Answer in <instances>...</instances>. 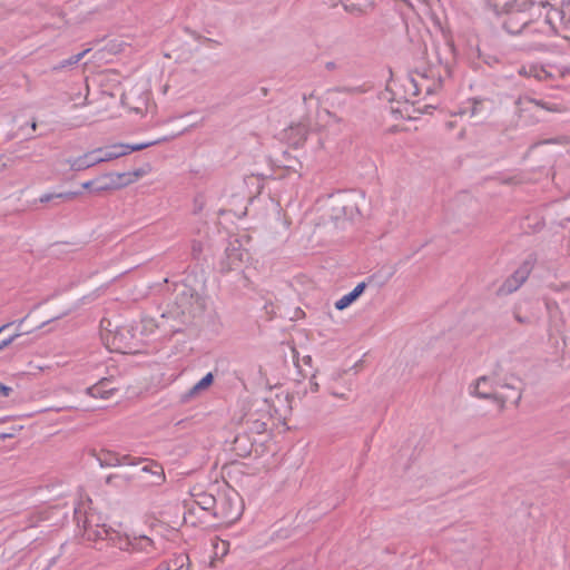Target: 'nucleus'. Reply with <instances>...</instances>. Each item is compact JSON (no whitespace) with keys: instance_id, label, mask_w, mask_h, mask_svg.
<instances>
[{"instance_id":"nucleus-1","label":"nucleus","mask_w":570,"mask_h":570,"mask_svg":"<svg viewBox=\"0 0 570 570\" xmlns=\"http://www.w3.org/2000/svg\"><path fill=\"white\" fill-rule=\"evenodd\" d=\"M422 53L426 66L414 71L415 77L411 78L414 94L419 95L424 90L428 95L435 94L443 85L445 78L451 77L452 68L456 61L453 42L442 37L434 42L432 53L428 52L426 43H423Z\"/></svg>"},{"instance_id":"nucleus-2","label":"nucleus","mask_w":570,"mask_h":570,"mask_svg":"<svg viewBox=\"0 0 570 570\" xmlns=\"http://www.w3.org/2000/svg\"><path fill=\"white\" fill-rule=\"evenodd\" d=\"M167 288V309L161 318H173L180 325L191 322L206 307L205 298L186 282L173 283Z\"/></svg>"},{"instance_id":"nucleus-3","label":"nucleus","mask_w":570,"mask_h":570,"mask_svg":"<svg viewBox=\"0 0 570 570\" xmlns=\"http://www.w3.org/2000/svg\"><path fill=\"white\" fill-rule=\"evenodd\" d=\"M157 142L158 140L135 145L117 144L110 146L109 148H96L90 151H87L86 154L79 157L67 158L65 163L69 166L70 170L82 171L98 164L117 159L131 151L142 150L145 148L156 145Z\"/></svg>"},{"instance_id":"nucleus-4","label":"nucleus","mask_w":570,"mask_h":570,"mask_svg":"<svg viewBox=\"0 0 570 570\" xmlns=\"http://www.w3.org/2000/svg\"><path fill=\"white\" fill-rule=\"evenodd\" d=\"M502 371V366L497 363L493 374L498 377L495 385L501 389L512 390L513 394H498L497 391L492 390V386H489V377L481 376L475 384V394L481 399H493L500 404V407H503L507 402H512L514 404H519L522 397L523 382L520 377L511 375L510 381L508 377L500 379L499 375Z\"/></svg>"},{"instance_id":"nucleus-5","label":"nucleus","mask_w":570,"mask_h":570,"mask_svg":"<svg viewBox=\"0 0 570 570\" xmlns=\"http://www.w3.org/2000/svg\"><path fill=\"white\" fill-rule=\"evenodd\" d=\"M360 200L364 202L363 194L337 191L327 199V215L335 223L354 219L361 214Z\"/></svg>"},{"instance_id":"nucleus-6","label":"nucleus","mask_w":570,"mask_h":570,"mask_svg":"<svg viewBox=\"0 0 570 570\" xmlns=\"http://www.w3.org/2000/svg\"><path fill=\"white\" fill-rule=\"evenodd\" d=\"M91 517L92 515L88 517L87 514H82L80 510H75V519L78 527H81L83 530V538L88 541L108 540L111 541L114 546L118 547L120 537L111 528H107L105 524L94 525Z\"/></svg>"},{"instance_id":"nucleus-7","label":"nucleus","mask_w":570,"mask_h":570,"mask_svg":"<svg viewBox=\"0 0 570 570\" xmlns=\"http://www.w3.org/2000/svg\"><path fill=\"white\" fill-rule=\"evenodd\" d=\"M110 325L111 323L108 320H102L100 322L101 328L108 332L106 336L107 345L121 353H131L136 347L132 330L127 326H120L112 331L109 328Z\"/></svg>"},{"instance_id":"nucleus-8","label":"nucleus","mask_w":570,"mask_h":570,"mask_svg":"<svg viewBox=\"0 0 570 570\" xmlns=\"http://www.w3.org/2000/svg\"><path fill=\"white\" fill-rule=\"evenodd\" d=\"M542 6L548 7L546 22L556 33L570 31V0L563 1L560 7H554L549 2L542 3Z\"/></svg>"},{"instance_id":"nucleus-9","label":"nucleus","mask_w":570,"mask_h":570,"mask_svg":"<svg viewBox=\"0 0 570 570\" xmlns=\"http://www.w3.org/2000/svg\"><path fill=\"white\" fill-rule=\"evenodd\" d=\"M271 419V404L263 401L256 404L255 411L250 410L244 415L243 424H245L252 433L261 434L267 430Z\"/></svg>"},{"instance_id":"nucleus-10","label":"nucleus","mask_w":570,"mask_h":570,"mask_svg":"<svg viewBox=\"0 0 570 570\" xmlns=\"http://www.w3.org/2000/svg\"><path fill=\"white\" fill-rule=\"evenodd\" d=\"M247 257L248 253L242 248V243L237 238L230 239L225 248V258L220 262V272L227 273L240 268Z\"/></svg>"},{"instance_id":"nucleus-11","label":"nucleus","mask_w":570,"mask_h":570,"mask_svg":"<svg viewBox=\"0 0 570 570\" xmlns=\"http://www.w3.org/2000/svg\"><path fill=\"white\" fill-rule=\"evenodd\" d=\"M242 514V505L237 500H233V498L223 495L217 505L216 512H214V517L224 522H234Z\"/></svg>"},{"instance_id":"nucleus-12","label":"nucleus","mask_w":570,"mask_h":570,"mask_svg":"<svg viewBox=\"0 0 570 570\" xmlns=\"http://www.w3.org/2000/svg\"><path fill=\"white\" fill-rule=\"evenodd\" d=\"M128 174L108 173L96 179V194L122 188L132 183V179H125Z\"/></svg>"},{"instance_id":"nucleus-13","label":"nucleus","mask_w":570,"mask_h":570,"mask_svg":"<svg viewBox=\"0 0 570 570\" xmlns=\"http://www.w3.org/2000/svg\"><path fill=\"white\" fill-rule=\"evenodd\" d=\"M517 106V114L519 117H524L527 112H530L533 107H540L542 109H546L548 111L552 112H563L566 111V108L561 105L557 104H548L543 100H537L530 97H519L515 100Z\"/></svg>"},{"instance_id":"nucleus-14","label":"nucleus","mask_w":570,"mask_h":570,"mask_svg":"<svg viewBox=\"0 0 570 570\" xmlns=\"http://www.w3.org/2000/svg\"><path fill=\"white\" fill-rule=\"evenodd\" d=\"M26 318L18 322H9L0 326V351L22 336L21 325Z\"/></svg>"},{"instance_id":"nucleus-15","label":"nucleus","mask_w":570,"mask_h":570,"mask_svg":"<svg viewBox=\"0 0 570 570\" xmlns=\"http://www.w3.org/2000/svg\"><path fill=\"white\" fill-rule=\"evenodd\" d=\"M129 547H131L132 550H136V551L151 553V551L154 549V541L146 535L134 537L132 539H130L128 537L125 539H121V538L119 539V544H118L119 549L126 550V549H129Z\"/></svg>"},{"instance_id":"nucleus-16","label":"nucleus","mask_w":570,"mask_h":570,"mask_svg":"<svg viewBox=\"0 0 570 570\" xmlns=\"http://www.w3.org/2000/svg\"><path fill=\"white\" fill-rule=\"evenodd\" d=\"M111 383L110 379L104 377L98 383L87 387L86 393L92 397L109 399L117 390Z\"/></svg>"},{"instance_id":"nucleus-17","label":"nucleus","mask_w":570,"mask_h":570,"mask_svg":"<svg viewBox=\"0 0 570 570\" xmlns=\"http://www.w3.org/2000/svg\"><path fill=\"white\" fill-rule=\"evenodd\" d=\"M253 445L250 438L246 433L237 434L233 441V451L236 455L246 458L250 455Z\"/></svg>"},{"instance_id":"nucleus-18","label":"nucleus","mask_w":570,"mask_h":570,"mask_svg":"<svg viewBox=\"0 0 570 570\" xmlns=\"http://www.w3.org/2000/svg\"><path fill=\"white\" fill-rule=\"evenodd\" d=\"M195 503L203 510L210 512L214 515V512L217 510L218 501L213 494L207 492H199L194 494Z\"/></svg>"},{"instance_id":"nucleus-19","label":"nucleus","mask_w":570,"mask_h":570,"mask_svg":"<svg viewBox=\"0 0 570 570\" xmlns=\"http://www.w3.org/2000/svg\"><path fill=\"white\" fill-rule=\"evenodd\" d=\"M365 288H366L365 282L357 284L352 292L344 295L342 298H340L335 303L336 309L342 311V309L348 307L353 302H355L363 294Z\"/></svg>"},{"instance_id":"nucleus-20","label":"nucleus","mask_w":570,"mask_h":570,"mask_svg":"<svg viewBox=\"0 0 570 570\" xmlns=\"http://www.w3.org/2000/svg\"><path fill=\"white\" fill-rule=\"evenodd\" d=\"M97 460L100 464V466H116L119 465L121 462H126L128 464H131L129 462V456L125 455L122 459L118 456L117 453H114L111 451H101L99 454H97Z\"/></svg>"},{"instance_id":"nucleus-21","label":"nucleus","mask_w":570,"mask_h":570,"mask_svg":"<svg viewBox=\"0 0 570 570\" xmlns=\"http://www.w3.org/2000/svg\"><path fill=\"white\" fill-rule=\"evenodd\" d=\"M519 73L527 77H533L539 81H546L552 78V73L539 65H530L529 67H522Z\"/></svg>"},{"instance_id":"nucleus-22","label":"nucleus","mask_w":570,"mask_h":570,"mask_svg":"<svg viewBox=\"0 0 570 570\" xmlns=\"http://www.w3.org/2000/svg\"><path fill=\"white\" fill-rule=\"evenodd\" d=\"M144 472H149L153 475L150 482L155 485H159L165 481L164 469L160 464L156 462H150L149 464L142 468Z\"/></svg>"},{"instance_id":"nucleus-23","label":"nucleus","mask_w":570,"mask_h":570,"mask_svg":"<svg viewBox=\"0 0 570 570\" xmlns=\"http://www.w3.org/2000/svg\"><path fill=\"white\" fill-rule=\"evenodd\" d=\"M214 382V375L207 373L198 383H196L184 396L185 400L196 396L199 392L208 389Z\"/></svg>"},{"instance_id":"nucleus-24","label":"nucleus","mask_w":570,"mask_h":570,"mask_svg":"<svg viewBox=\"0 0 570 570\" xmlns=\"http://www.w3.org/2000/svg\"><path fill=\"white\" fill-rule=\"evenodd\" d=\"M489 4L498 14L510 11L514 6H518V10H521L518 0H489Z\"/></svg>"},{"instance_id":"nucleus-25","label":"nucleus","mask_w":570,"mask_h":570,"mask_svg":"<svg viewBox=\"0 0 570 570\" xmlns=\"http://www.w3.org/2000/svg\"><path fill=\"white\" fill-rule=\"evenodd\" d=\"M89 51L90 49H86L77 55L71 56L68 59L60 61L58 65L52 67V70L58 71L77 65Z\"/></svg>"},{"instance_id":"nucleus-26","label":"nucleus","mask_w":570,"mask_h":570,"mask_svg":"<svg viewBox=\"0 0 570 570\" xmlns=\"http://www.w3.org/2000/svg\"><path fill=\"white\" fill-rule=\"evenodd\" d=\"M78 195H80L79 191H67V193H59V194H46L43 196L40 197V202L41 203H48L52 199H65V200H72L75 199Z\"/></svg>"},{"instance_id":"nucleus-27","label":"nucleus","mask_w":570,"mask_h":570,"mask_svg":"<svg viewBox=\"0 0 570 570\" xmlns=\"http://www.w3.org/2000/svg\"><path fill=\"white\" fill-rule=\"evenodd\" d=\"M528 274H529L528 268L522 267L513 273L512 278L514 279V283H518V285L520 287L527 279Z\"/></svg>"},{"instance_id":"nucleus-28","label":"nucleus","mask_w":570,"mask_h":570,"mask_svg":"<svg viewBox=\"0 0 570 570\" xmlns=\"http://www.w3.org/2000/svg\"><path fill=\"white\" fill-rule=\"evenodd\" d=\"M203 253V243L199 240H193L191 243V257L193 259L198 261Z\"/></svg>"},{"instance_id":"nucleus-29","label":"nucleus","mask_w":570,"mask_h":570,"mask_svg":"<svg viewBox=\"0 0 570 570\" xmlns=\"http://www.w3.org/2000/svg\"><path fill=\"white\" fill-rule=\"evenodd\" d=\"M519 288V285L518 283H514V279L511 277H509L502 285V291H504L505 293H512L514 291H517Z\"/></svg>"},{"instance_id":"nucleus-30","label":"nucleus","mask_w":570,"mask_h":570,"mask_svg":"<svg viewBox=\"0 0 570 570\" xmlns=\"http://www.w3.org/2000/svg\"><path fill=\"white\" fill-rule=\"evenodd\" d=\"M564 138H551V139H546V140H542V141H539V142H535L531 146V148H534L537 147L538 145H542V144H560Z\"/></svg>"},{"instance_id":"nucleus-31","label":"nucleus","mask_w":570,"mask_h":570,"mask_svg":"<svg viewBox=\"0 0 570 570\" xmlns=\"http://www.w3.org/2000/svg\"><path fill=\"white\" fill-rule=\"evenodd\" d=\"M144 173L145 171L141 169L135 170L132 173H127L128 175L125 179H132V183H134L137 178L141 177L144 175Z\"/></svg>"},{"instance_id":"nucleus-32","label":"nucleus","mask_w":570,"mask_h":570,"mask_svg":"<svg viewBox=\"0 0 570 570\" xmlns=\"http://www.w3.org/2000/svg\"><path fill=\"white\" fill-rule=\"evenodd\" d=\"M96 179L86 181L82 184V188L90 190L91 193L96 194Z\"/></svg>"},{"instance_id":"nucleus-33","label":"nucleus","mask_w":570,"mask_h":570,"mask_svg":"<svg viewBox=\"0 0 570 570\" xmlns=\"http://www.w3.org/2000/svg\"><path fill=\"white\" fill-rule=\"evenodd\" d=\"M12 392V389L10 386H7L2 383H0V394L3 396H9Z\"/></svg>"},{"instance_id":"nucleus-34","label":"nucleus","mask_w":570,"mask_h":570,"mask_svg":"<svg viewBox=\"0 0 570 570\" xmlns=\"http://www.w3.org/2000/svg\"><path fill=\"white\" fill-rule=\"evenodd\" d=\"M334 90L338 91V92H347V94L358 92L357 88H351V87L335 88Z\"/></svg>"},{"instance_id":"nucleus-35","label":"nucleus","mask_w":570,"mask_h":570,"mask_svg":"<svg viewBox=\"0 0 570 570\" xmlns=\"http://www.w3.org/2000/svg\"><path fill=\"white\" fill-rule=\"evenodd\" d=\"M514 318L521 323V324H525V323H529V320H527L525 317H522L520 314L515 313L514 314Z\"/></svg>"},{"instance_id":"nucleus-36","label":"nucleus","mask_w":570,"mask_h":570,"mask_svg":"<svg viewBox=\"0 0 570 570\" xmlns=\"http://www.w3.org/2000/svg\"><path fill=\"white\" fill-rule=\"evenodd\" d=\"M325 68L327 70H334L336 68V63L334 61H328L325 63Z\"/></svg>"},{"instance_id":"nucleus-37","label":"nucleus","mask_w":570,"mask_h":570,"mask_svg":"<svg viewBox=\"0 0 570 570\" xmlns=\"http://www.w3.org/2000/svg\"><path fill=\"white\" fill-rule=\"evenodd\" d=\"M318 383L317 382H312L311 384V389H312V392H317L318 391Z\"/></svg>"},{"instance_id":"nucleus-38","label":"nucleus","mask_w":570,"mask_h":570,"mask_svg":"<svg viewBox=\"0 0 570 570\" xmlns=\"http://www.w3.org/2000/svg\"><path fill=\"white\" fill-rule=\"evenodd\" d=\"M331 394L335 397L346 399L344 394H340V392L332 391Z\"/></svg>"},{"instance_id":"nucleus-39","label":"nucleus","mask_w":570,"mask_h":570,"mask_svg":"<svg viewBox=\"0 0 570 570\" xmlns=\"http://www.w3.org/2000/svg\"><path fill=\"white\" fill-rule=\"evenodd\" d=\"M7 167V164L3 161V157H0V173Z\"/></svg>"},{"instance_id":"nucleus-40","label":"nucleus","mask_w":570,"mask_h":570,"mask_svg":"<svg viewBox=\"0 0 570 570\" xmlns=\"http://www.w3.org/2000/svg\"><path fill=\"white\" fill-rule=\"evenodd\" d=\"M502 390H503V392H498V394H508V395L513 394L512 390H509V389H502Z\"/></svg>"},{"instance_id":"nucleus-41","label":"nucleus","mask_w":570,"mask_h":570,"mask_svg":"<svg viewBox=\"0 0 570 570\" xmlns=\"http://www.w3.org/2000/svg\"><path fill=\"white\" fill-rule=\"evenodd\" d=\"M9 436H11V434L1 433L0 440H4L6 438H9Z\"/></svg>"},{"instance_id":"nucleus-42","label":"nucleus","mask_w":570,"mask_h":570,"mask_svg":"<svg viewBox=\"0 0 570 570\" xmlns=\"http://www.w3.org/2000/svg\"><path fill=\"white\" fill-rule=\"evenodd\" d=\"M476 105H478V104L475 102V104H474V106H473V108H472V115H474V114L476 112V110H478Z\"/></svg>"},{"instance_id":"nucleus-43","label":"nucleus","mask_w":570,"mask_h":570,"mask_svg":"<svg viewBox=\"0 0 570 570\" xmlns=\"http://www.w3.org/2000/svg\"><path fill=\"white\" fill-rule=\"evenodd\" d=\"M171 328H173L174 332H179L180 331V327L175 326V325H171Z\"/></svg>"},{"instance_id":"nucleus-44","label":"nucleus","mask_w":570,"mask_h":570,"mask_svg":"<svg viewBox=\"0 0 570 570\" xmlns=\"http://www.w3.org/2000/svg\"><path fill=\"white\" fill-rule=\"evenodd\" d=\"M112 476H114V475H109V476H107L106 482H107V483L112 482Z\"/></svg>"},{"instance_id":"nucleus-45","label":"nucleus","mask_w":570,"mask_h":570,"mask_svg":"<svg viewBox=\"0 0 570 570\" xmlns=\"http://www.w3.org/2000/svg\"><path fill=\"white\" fill-rule=\"evenodd\" d=\"M31 128H32V130H36V128H37V122L36 121L31 122Z\"/></svg>"},{"instance_id":"nucleus-46","label":"nucleus","mask_w":570,"mask_h":570,"mask_svg":"<svg viewBox=\"0 0 570 570\" xmlns=\"http://www.w3.org/2000/svg\"><path fill=\"white\" fill-rule=\"evenodd\" d=\"M304 360H305V362H311L312 361L311 356H306Z\"/></svg>"},{"instance_id":"nucleus-47","label":"nucleus","mask_w":570,"mask_h":570,"mask_svg":"<svg viewBox=\"0 0 570 570\" xmlns=\"http://www.w3.org/2000/svg\"><path fill=\"white\" fill-rule=\"evenodd\" d=\"M12 138H13L12 135H8V137H7L8 140H11Z\"/></svg>"}]
</instances>
